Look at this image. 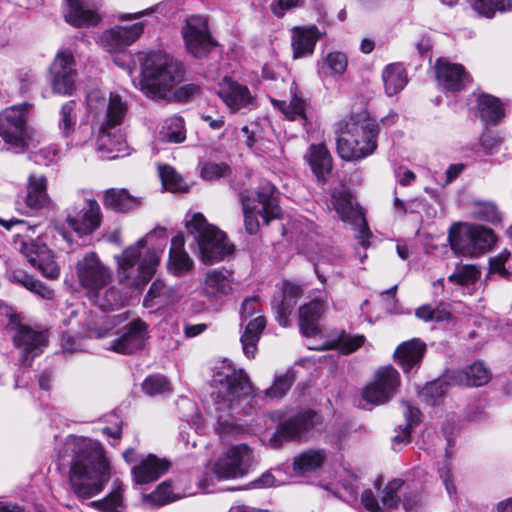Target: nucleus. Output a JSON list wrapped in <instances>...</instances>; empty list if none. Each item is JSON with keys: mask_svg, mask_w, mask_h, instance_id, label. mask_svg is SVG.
Listing matches in <instances>:
<instances>
[{"mask_svg": "<svg viewBox=\"0 0 512 512\" xmlns=\"http://www.w3.org/2000/svg\"><path fill=\"white\" fill-rule=\"evenodd\" d=\"M69 484L75 495L89 499L99 494L110 479V466L102 445L92 439L73 437Z\"/></svg>", "mask_w": 512, "mask_h": 512, "instance_id": "1", "label": "nucleus"}, {"mask_svg": "<svg viewBox=\"0 0 512 512\" xmlns=\"http://www.w3.org/2000/svg\"><path fill=\"white\" fill-rule=\"evenodd\" d=\"M166 244V230L157 228L127 247L116 257L120 283L143 289L156 273Z\"/></svg>", "mask_w": 512, "mask_h": 512, "instance_id": "2", "label": "nucleus"}, {"mask_svg": "<svg viewBox=\"0 0 512 512\" xmlns=\"http://www.w3.org/2000/svg\"><path fill=\"white\" fill-rule=\"evenodd\" d=\"M216 391L211 394L209 412L217 419L215 430L219 435H236L241 428L232 421L235 405L253 393V386L243 369L224 363L213 376Z\"/></svg>", "mask_w": 512, "mask_h": 512, "instance_id": "3", "label": "nucleus"}, {"mask_svg": "<svg viewBox=\"0 0 512 512\" xmlns=\"http://www.w3.org/2000/svg\"><path fill=\"white\" fill-rule=\"evenodd\" d=\"M138 61L140 76L136 87L152 100H167L173 89L184 80L182 63L167 53L141 52Z\"/></svg>", "mask_w": 512, "mask_h": 512, "instance_id": "4", "label": "nucleus"}, {"mask_svg": "<svg viewBox=\"0 0 512 512\" xmlns=\"http://www.w3.org/2000/svg\"><path fill=\"white\" fill-rule=\"evenodd\" d=\"M377 126L366 115L351 116L335 124L337 152L346 161L363 159L377 148Z\"/></svg>", "mask_w": 512, "mask_h": 512, "instance_id": "5", "label": "nucleus"}, {"mask_svg": "<svg viewBox=\"0 0 512 512\" xmlns=\"http://www.w3.org/2000/svg\"><path fill=\"white\" fill-rule=\"evenodd\" d=\"M188 233L195 238L201 260L205 264H213L223 260L232 253V246L225 234L218 228L207 223L204 216L195 213L186 224Z\"/></svg>", "mask_w": 512, "mask_h": 512, "instance_id": "6", "label": "nucleus"}, {"mask_svg": "<svg viewBox=\"0 0 512 512\" xmlns=\"http://www.w3.org/2000/svg\"><path fill=\"white\" fill-rule=\"evenodd\" d=\"M32 108L23 102L0 112V137L10 147L22 151L32 145V129L27 124Z\"/></svg>", "mask_w": 512, "mask_h": 512, "instance_id": "7", "label": "nucleus"}, {"mask_svg": "<svg viewBox=\"0 0 512 512\" xmlns=\"http://www.w3.org/2000/svg\"><path fill=\"white\" fill-rule=\"evenodd\" d=\"M448 239L452 250L465 257L479 256L489 251L496 242L491 229L471 225L452 228Z\"/></svg>", "mask_w": 512, "mask_h": 512, "instance_id": "8", "label": "nucleus"}, {"mask_svg": "<svg viewBox=\"0 0 512 512\" xmlns=\"http://www.w3.org/2000/svg\"><path fill=\"white\" fill-rule=\"evenodd\" d=\"M254 463L252 449L246 444L229 447L215 461L209 463L208 470L217 480L242 478L248 474Z\"/></svg>", "mask_w": 512, "mask_h": 512, "instance_id": "9", "label": "nucleus"}, {"mask_svg": "<svg viewBox=\"0 0 512 512\" xmlns=\"http://www.w3.org/2000/svg\"><path fill=\"white\" fill-rule=\"evenodd\" d=\"M79 285L87 298L95 297L112 281V272L94 252L85 254L76 264Z\"/></svg>", "mask_w": 512, "mask_h": 512, "instance_id": "10", "label": "nucleus"}, {"mask_svg": "<svg viewBox=\"0 0 512 512\" xmlns=\"http://www.w3.org/2000/svg\"><path fill=\"white\" fill-rule=\"evenodd\" d=\"M321 423V417L312 410H305L288 418L279 426L269 439V446L277 449L284 441H301Z\"/></svg>", "mask_w": 512, "mask_h": 512, "instance_id": "11", "label": "nucleus"}, {"mask_svg": "<svg viewBox=\"0 0 512 512\" xmlns=\"http://www.w3.org/2000/svg\"><path fill=\"white\" fill-rule=\"evenodd\" d=\"M101 208L96 200L78 196L66 209V222L80 235L93 233L101 225Z\"/></svg>", "mask_w": 512, "mask_h": 512, "instance_id": "12", "label": "nucleus"}, {"mask_svg": "<svg viewBox=\"0 0 512 512\" xmlns=\"http://www.w3.org/2000/svg\"><path fill=\"white\" fill-rule=\"evenodd\" d=\"M181 34L187 51L196 58L206 57L217 45L211 36L206 16H189L181 29Z\"/></svg>", "mask_w": 512, "mask_h": 512, "instance_id": "13", "label": "nucleus"}, {"mask_svg": "<svg viewBox=\"0 0 512 512\" xmlns=\"http://www.w3.org/2000/svg\"><path fill=\"white\" fill-rule=\"evenodd\" d=\"M86 101L89 111L102 119V125L107 127L120 125L127 113L126 102L116 93H110L107 100L102 91L93 89L87 94Z\"/></svg>", "mask_w": 512, "mask_h": 512, "instance_id": "14", "label": "nucleus"}, {"mask_svg": "<svg viewBox=\"0 0 512 512\" xmlns=\"http://www.w3.org/2000/svg\"><path fill=\"white\" fill-rule=\"evenodd\" d=\"M399 385L398 371L391 365L384 366L376 371L374 381L364 388L362 395L368 403L384 404L393 397Z\"/></svg>", "mask_w": 512, "mask_h": 512, "instance_id": "15", "label": "nucleus"}, {"mask_svg": "<svg viewBox=\"0 0 512 512\" xmlns=\"http://www.w3.org/2000/svg\"><path fill=\"white\" fill-rule=\"evenodd\" d=\"M77 72L72 53L60 51L50 67V82L55 93L71 95L76 81Z\"/></svg>", "mask_w": 512, "mask_h": 512, "instance_id": "16", "label": "nucleus"}, {"mask_svg": "<svg viewBox=\"0 0 512 512\" xmlns=\"http://www.w3.org/2000/svg\"><path fill=\"white\" fill-rule=\"evenodd\" d=\"M20 252L28 262L39 269L43 276L49 279H57L60 268L54 260L53 252L45 245L33 240L21 241Z\"/></svg>", "mask_w": 512, "mask_h": 512, "instance_id": "17", "label": "nucleus"}, {"mask_svg": "<svg viewBox=\"0 0 512 512\" xmlns=\"http://www.w3.org/2000/svg\"><path fill=\"white\" fill-rule=\"evenodd\" d=\"M58 129L65 139H70L71 144L80 145L92 136V129L87 124L77 127L76 102L71 100L64 103L59 111Z\"/></svg>", "mask_w": 512, "mask_h": 512, "instance_id": "18", "label": "nucleus"}, {"mask_svg": "<svg viewBox=\"0 0 512 512\" xmlns=\"http://www.w3.org/2000/svg\"><path fill=\"white\" fill-rule=\"evenodd\" d=\"M15 346L21 351L20 363L30 366L34 357L42 353L46 336L26 325H17L13 335Z\"/></svg>", "mask_w": 512, "mask_h": 512, "instance_id": "19", "label": "nucleus"}, {"mask_svg": "<svg viewBox=\"0 0 512 512\" xmlns=\"http://www.w3.org/2000/svg\"><path fill=\"white\" fill-rule=\"evenodd\" d=\"M218 95L231 110L237 112L242 109L251 110L256 106V99L248 87L225 77L218 86Z\"/></svg>", "mask_w": 512, "mask_h": 512, "instance_id": "20", "label": "nucleus"}, {"mask_svg": "<svg viewBox=\"0 0 512 512\" xmlns=\"http://www.w3.org/2000/svg\"><path fill=\"white\" fill-rule=\"evenodd\" d=\"M147 339L146 323L136 319L122 329V334L113 341L109 349L120 354H133L144 348Z\"/></svg>", "mask_w": 512, "mask_h": 512, "instance_id": "21", "label": "nucleus"}, {"mask_svg": "<svg viewBox=\"0 0 512 512\" xmlns=\"http://www.w3.org/2000/svg\"><path fill=\"white\" fill-rule=\"evenodd\" d=\"M143 29L144 24L142 22L130 26H115L102 34L100 38L101 45L108 52L121 51L135 42L143 33Z\"/></svg>", "mask_w": 512, "mask_h": 512, "instance_id": "22", "label": "nucleus"}, {"mask_svg": "<svg viewBox=\"0 0 512 512\" xmlns=\"http://www.w3.org/2000/svg\"><path fill=\"white\" fill-rule=\"evenodd\" d=\"M24 202L29 211H39L54 206V202L47 193V178L45 175L36 173L29 175Z\"/></svg>", "mask_w": 512, "mask_h": 512, "instance_id": "23", "label": "nucleus"}, {"mask_svg": "<svg viewBox=\"0 0 512 512\" xmlns=\"http://www.w3.org/2000/svg\"><path fill=\"white\" fill-rule=\"evenodd\" d=\"M232 290L231 273L221 269L209 270L201 285L202 295L213 301L229 295Z\"/></svg>", "mask_w": 512, "mask_h": 512, "instance_id": "24", "label": "nucleus"}, {"mask_svg": "<svg viewBox=\"0 0 512 512\" xmlns=\"http://www.w3.org/2000/svg\"><path fill=\"white\" fill-rule=\"evenodd\" d=\"M447 377L453 385L479 387L489 382L491 372L482 361H476L463 369L447 372Z\"/></svg>", "mask_w": 512, "mask_h": 512, "instance_id": "25", "label": "nucleus"}, {"mask_svg": "<svg viewBox=\"0 0 512 512\" xmlns=\"http://www.w3.org/2000/svg\"><path fill=\"white\" fill-rule=\"evenodd\" d=\"M435 69L438 82L447 90H462L469 82L468 75L460 64L450 63L446 59H438Z\"/></svg>", "mask_w": 512, "mask_h": 512, "instance_id": "26", "label": "nucleus"}, {"mask_svg": "<svg viewBox=\"0 0 512 512\" xmlns=\"http://www.w3.org/2000/svg\"><path fill=\"white\" fill-rule=\"evenodd\" d=\"M169 467L170 463L166 459L150 454L132 468V476L135 483L140 485L148 484L165 474Z\"/></svg>", "mask_w": 512, "mask_h": 512, "instance_id": "27", "label": "nucleus"}, {"mask_svg": "<svg viewBox=\"0 0 512 512\" xmlns=\"http://www.w3.org/2000/svg\"><path fill=\"white\" fill-rule=\"evenodd\" d=\"M327 309V303L323 300H313L299 308V327L301 333L311 337L319 332L318 321Z\"/></svg>", "mask_w": 512, "mask_h": 512, "instance_id": "28", "label": "nucleus"}, {"mask_svg": "<svg viewBox=\"0 0 512 512\" xmlns=\"http://www.w3.org/2000/svg\"><path fill=\"white\" fill-rule=\"evenodd\" d=\"M240 325L243 327L240 337L243 353L247 358L252 359L257 353V344L266 327V319L263 315H257Z\"/></svg>", "mask_w": 512, "mask_h": 512, "instance_id": "29", "label": "nucleus"}, {"mask_svg": "<svg viewBox=\"0 0 512 512\" xmlns=\"http://www.w3.org/2000/svg\"><path fill=\"white\" fill-rule=\"evenodd\" d=\"M184 244L185 240L182 234L174 236L171 240L167 268L169 272L177 276L186 274L193 268V260L184 250Z\"/></svg>", "mask_w": 512, "mask_h": 512, "instance_id": "30", "label": "nucleus"}, {"mask_svg": "<svg viewBox=\"0 0 512 512\" xmlns=\"http://www.w3.org/2000/svg\"><path fill=\"white\" fill-rule=\"evenodd\" d=\"M290 93L292 95L290 102L282 100H272L273 106L278 108L288 120L294 121L300 119L303 121V125L307 122V108L308 102L303 98L302 94L299 93L297 85L293 82L290 87Z\"/></svg>", "mask_w": 512, "mask_h": 512, "instance_id": "31", "label": "nucleus"}, {"mask_svg": "<svg viewBox=\"0 0 512 512\" xmlns=\"http://www.w3.org/2000/svg\"><path fill=\"white\" fill-rule=\"evenodd\" d=\"M425 350V343L419 339H412L399 345L394 353V357L403 370L408 372L422 361Z\"/></svg>", "mask_w": 512, "mask_h": 512, "instance_id": "32", "label": "nucleus"}, {"mask_svg": "<svg viewBox=\"0 0 512 512\" xmlns=\"http://www.w3.org/2000/svg\"><path fill=\"white\" fill-rule=\"evenodd\" d=\"M275 192V186L268 181L261 183L256 192L257 200L262 205V209L258 211V214L266 224H268L271 219L278 218L281 214V208L278 204Z\"/></svg>", "mask_w": 512, "mask_h": 512, "instance_id": "33", "label": "nucleus"}, {"mask_svg": "<svg viewBox=\"0 0 512 512\" xmlns=\"http://www.w3.org/2000/svg\"><path fill=\"white\" fill-rule=\"evenodd\" d=\"M108 128L106 125L101 126L97 147L102 158L111 160L118 158L119 153L125 151L126 141L123 135L112 133L107 130Z\"/></svg>", "mask_w": 512, "mask_h": 512, "instance_id": "34", "label": "nucleus"}, {"mask_svg": "<svg viewBox=\"0 0 512 512\" xmlns=\"http://www.w3.org/2000/svg\"><path fill=\"white\" fill-rule=\"evenodd\" d=\"M306 157L313 173L319 180L325 181L332 170V157L325 144H312Z\"/></svg>", "mask_w": 512, "mask_h": 512, "instance_id": "35", "label": "nucleus"}, {"mask_svg": "<svg viewBox=\"0 0 512 512\" xmlns=\"http://www.w3.org/2000/svg\"><path fill=\"white\" fill-rule=\"evenodd\" d=\"M141 198L132 196L126 189L111 188L105 191L103 204L117 212H127L141 205Z\"/></svg>", "mask_w": 512, "mask_h": 512, "instance_id": "36", "label": "nucleus"}, {"mask_svg": "<svg viewBox=\"0 0 512 512\" xmlns=\"http://www.w3.org/2000/svg\"><path fill=\"white\" fill-rule=\"evenodd\" d=\"M68 9L65 14L66 21L75 26L83 27L96 25L100 18L95 11L87 9L82 0H66Z\"/></svg>", "mask_w": 512, "mask_h": 512, "instance_id": "37", "label": "nucleus"}, {"mask_svg": "<svg viewBox=\"0 0 512 512\" xmlns=\"http://www.w3.org/2000/svg\"><path fill=\"white\" fill-rule=\"evenodd\" d=\"M331 207L344 222H355L360 219V213L352 202V196L347 190H335L331 195Z\"/></svg>", "mask_w": 512, "mask_h": 512, "instance_id": "38", "label": "nucleus"}, {"mask_svg": "<svg viewBox=\"0 0 512 512\" xmlns=\"http://www.w3.org/2000/svg\"><path fill=\"white\" fill-rule=\"evenodd\" d=\"M479 117L486 125H496L504 116L500 100L490 94H482L477 100Z\"/></svg>", "mask_w": 512, "mask_h": 512, "instance_id": "39", "label": "nucleus"}, {"mask_svg": "<svg viewBox=\"0 0 512 512\" xmlns=\"http://www.w3.org/2000/svg\"><path fill=\"white\" fill-rule=\"evenodd\" d=\"M9 280L13 283L19 284L25 287L27 290L38 295L42 299L51 300L55 293L54 290L46 286L40 280L27 274L25 271L16 269L9 272Z\"/></svg>", "mask_w": 512, "mask_h": 512, "instance_id": "40", "label": "nucleus"}, {"mask_svg": "<svg viewBox=\"0 0 512 512\" xmlns=\"http://www.w3.org/2000/svg\"><path fill=\"white\" fill-rule=\"evenodd\" d=\"M382 80L388 96H393L400 92L408 81L404 67L398 63L389 64L384 68Z\"/></svg>", "mask_w": 512, "mask_h": 512, "instance_id": "41", "label": "nucleus"}, {"mask_svg": "<svg viewBox=\"0 0 512 512\" xmlns=\"http://www.w3.org/2000/svg\"><path fill=\"white\" fill-rule=\"evenodd\" d=\"M317 40L318 35L315 27L308 29H296L292 37L294 58H300L312 54Z\"/></svg>", "mask_w": 512, "mask_h": 512, "instance_id": "42", "label": "nucleus"}, {"mask_svg": "<svg viewBox=\"0 0 512 512\" xmlns=\"http://www.w3.org/2000/svg\"><path fill=\"white\" fill-rule=\"evenodd\" d=\"M159 137L162 142L182 143L186 139L183 118L180 116L167 118L159 131Z\"/></svg>", "mask_w": 512, "mask_h": 512, "instance_id": "43", "label": "nucleus"}, {"mask_svg": "<svg viewBox=\"0 0 512 512\" xmlns=\"http://www.w3.org/2000/svg\"><path fill=\"white\" fill-rule=\"evenodd\" d=\"M89 506L101 512H121L124 508L122 483L114 481L112 491L104 499L90 502Z\"/></svg>", "mask_w": 512, "mask_h": 512, "instance_id": "44", "label": "nucleus"}, {"mask_svg": "<svg viewBox=\"0 0 512 512\" xmlns=\"http://www.w3.org/2000/svg\"><path fill=\"white\" fill-rule=\"evenodd\" d=\"M89 506L101 512H121L124 508L122 483L114 481L112 491L104 499L90 502Z\"/></svg>", "mask_w": 512, "mask_h": 512, "instance_id": "45", "label": "nucleus"}, {"mask_svg": "<svg viewBox=\"0 0 512 512\" xmlns=\"http://www.w3.org/2000/svg\"><path fill=\"white\" fill-rule=\"evenodd\" d=\"M325 459V454L320 450H307L294 460V470L301 475L310 473L319 468Z\"/></svg>", "mask_w": 512, "mask_h": 512, "instance_id": "46", "label": "nucleus"}, {"mask_svg": "<svg viewBox=\"0 0 512 512\" xmlns=\"http://www.w3.org/2000/svg\"><path fill=\"white\" fill-rule=\"evenodd\" d=\"M88 299L101 310H114L123 306L125 302V298L114 286L105 287L102 291H98L96 298L89 297Z\"/></svg>", "mask_w": 512, "mask_h": 512, "instance_id": "47", "label": "nucleus"}, {"mask_svg": "<svg viewBox=\"0 0 512 512\" xmlns=\"http://www.w3.org/2000/svg\"><path fill=\"white\" fill-rule=\"evenodd\" d=\"M83 325L89 338H103L112 328L104 315H97L91 311L84 313Z\"/></svg>", "mask_w": 512, "mask_h": 512, "instance_id": "48", "label": "nucleus"}, {"mask_svg": "<svg viewBox=\"0 0 512 512\" xmlns=\"http://www.w3.org/2000/svg\"><path fill=\"white\" fill-rule=\"evenodd\" d=\"M178 298L179 296L176 288L167 286L163 281L157 279L151 284L145 301L148 299H159L160 304L167 305L174 303Z\"/></svg>", "mask_w": 512, "mask_h": 512, "instance_id": "49", "label": "nucleus"}, {"mask_svg": "<svg viewBox=\"0 0 512 512\" xmlns=\"http://www.w3.org/2000/svg\"><path fill=\"white\" fill-rule=\"evenodd\" d=\"M347 57L341 52L329 53L320 64V72L325 76L342 75L347 69Z\"/></svg>", "mask_w": 512, "mask_h": 512, "instance_id": "50", "label": "nucleus"}, {"mask_svg": "<svg viewBox=\"0 0 512 512\" xmlns=\"http://www.w3.org/2000/svg\"><path fill=\"white\" fill-rule=\"evenodd\" d=\"M472 7L479 15L492 18L496 12L511 10L512 0H475Z\"/></svg>", "mask_w": 512, "mask_h": 512, "instance_id": "51", "label": "nucleus"}, {"mask_svg": "<svg viewBox=\"0 0 512 512\" xmlns=\"http://www.w3.org/2000/svg\"><path fill=\"white\" fill-rule=\"evenodd\" d=\"M159 175L164 188L170 192H183L187 189V184L180 174L171 166L164 165L159 167Z\"/></svg>", "mask_w": 512, "mask_h": 512, "instance_id": "52", "label": "nucleus"}, {"mask_svg": "<svg viewBox=\"0 0 512 512\" xmlns=\"http://www.w3.org/2000/svg\"><path fill=\"white\" fill-rule=\"evenodd\" d=\"M480 277V271L475 265L466 264L457 266L455 271L448 276V281L460 286L474 284Z\"/></svg>", "mask_w": 512, "mask_h": 512, "instance_id": "53", "label": "nucleus"}, {"mask_svg": "<svg viewBox=\"0 0 512 512\" xmlns=\"http://www.w3.org/2000/svg\"><path fill=\"white\" fill-rule=\"evenodd\" d=\"M404 482L401 479H393L387 483L381 492V503L386 509H393L398 506L400 498L398 491L403 486Z\"/></svg>", "mask_w": 512, "mask_h": 512, "instance_id": "54", "label": "nucleus"}, {"mask_svg": "<svg viewBox=\"0 0 512 512\" xmlns=\"http://www.w3.org/2000/svg\"><path fill=\"white\" fill-rule=\"evenodd\" d=\"M450 384L452 383L446 374L444 378L427 384L423 389L422 395L428 403L434 404L438 399L445 395Z\"/></svg>", "mask_w": 512, "mask_h": 512, "instance_id": "55", "label": "nucleus"}, {"mask_svg": "<svg viewBox=\"0 0 512 512\" xmlns=\"http://www.w3.org/2000/svg\"><path fill=\"white\" fill-rule=\"evenodd\" d=\"M294 381L293 375L289 372L277 377L273 385L265 390L267 397L271 399H280L290 389Z\"/></svg>", "mask_w": 512, "mask_h": 512, "instance_id": "56", "label": "nucleus"}, {"mask_svg": "<svg viewBox=\"0 0 512 512\" xmlns=\"http://www.w3.org/2000/svg\"><path fill=\"white\" fill-rule=\"evenodd\" d=\"M415 315L423 321L444 322L451 319V314L443 308H433L431 305L419 307Z\"/></svg>", "mask_w": 512, "mask_h": 512, "instance_id": "57", "label": "nucleus"}, {"mask_svg": "<svg viewBox=\"0 0 512 512\" xmlns=\"http://www.w3.org/2000/svg\"><path fill=\"white\" fill-rule=\"evenodd\" d=\"M144 392L149 396H155L169 392L170 384L163 376H149L142 383Z\"/></svg>", "mask_w": 512, "mask_h": 512, "instance_id": "58", "label": "nucleus"}, {"mask_svg": "<svg viewBox=\"0 0 512 512\" xmlns=\"http://www.w3.org/2000/svg\"><path fill=\"white\" fill-rule=\"evenodd\" d=\"M231 173V168L224 162L205 163L201 169V176L209 181L217 180L222 177H227Z\"/></svg>", "mask_w": 512, "mask_h": 512, "instance_id": "59", "label": "nucleus"}, {"mask_svg": "<svg viewBox=\"0 0 512 512\" xmlns=\"http://www.w3.org/2000/svg\"><path fill=\"white\" fill-rule=\"evenodd\" d=\"M473 214L476 219L490 223H497L501 220V215L493 203H478Z\"/></svg>", "mask_w": 512, "mask_h": 512, "instance_id": "60", "label": "nucleus"}, {"mask_svg": "<svg viewBox=\"0 0 512 512\" xmlns=\"http://www.w3.org/2000/svg\"><path fill=\"white\" fill-rule=\"evenodd\" d=\"M365 342L363 335H350L342 332L338 337V347L341 353L350 354L361 347Z\"/></svg>", "mask_w": 512, "mask_h": 512, "instance_id": "61", "label": "nucleus"}, {"mask_svg": "<svg viewBox=\"0 0 512 512\" xmlns=\"http://www.w3.org/2000/svg\"><path fill=\"white\" fill-rule=\"evenodd\" d=\"M261 314V304L257 296H252L244 299L240 307L241 322L244 324L245 321L256 317Z\"/></svg>", "mask_w": 512, "mask_h": 512, "instance_id": "62", "label": "nucleus"}, {"mask_svg": "<svg viewBox=\"0 0 512 512\" xmlns=\"http://www.w3.org/2000/svg\"><path fill=\"white\" fill-rule=\"evenodd\" d=\"M147 499L156 505H163L173 500V491L168 482L159 484L154 492L147 495Z\"/></svg>", "mask_w": 512, "mask_h": 512, "instance_id": "63", "label": "nucleus"}, {"mask_svg": "<svg viewBox=\"0 0 512 512\" xmlns=\"http://www.w3.org/2000/svg\"><path fill=\"white\" fill-rule=\"evenodd\" d=\"M502 143L503 138L491 132L484 133L480 138V145L486 154L497 152Z\"/></svg>", "mask_w": 512, "mask_h": 512, "instance_id": "64", "label": "nucleus"}]
</instances>
